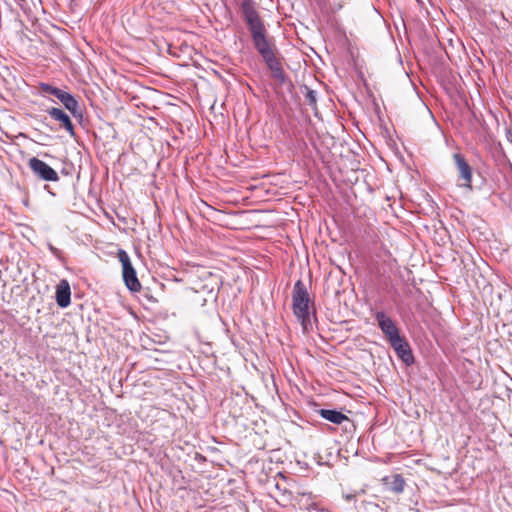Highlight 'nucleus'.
I'll return each mask as SVG.
<instances>
[{"label": "nucleus", "mask_w": 512, "mask_h": 512, "mask_svg": "<svg viewBox=\"0 0 512 512\" xmlns=\"http://www.w3.org/2000/svg\"><path fill=\"white\" fill-rule=\"evenodd\" d=\"M241 12L251 34L254 48L259 55L263 58L277 52L275 45L268 38L267 29L253 2L250 0L243 1L241 3Z\"/></svg>", "instance_id": "obj_1"}, {"label": "nucleus", "mask_w": 512, "mask_h": 512, "mask_svg": "<svg viewBox=\"0 0 512 512\" xmlns=\"http://www.w3.org/2000/svg\"><path fill=\"white\" fill-rule=\"evenodd\" d=\"M307 288L302 280L296 281L292 291V309L304 331L311 326V305Z\"/></svg>", "instance_id": "obj_2"}, {"label": "nucleus", "mask_w": 512, "mask_h": 512, "mask_svg": "<svg viewBox=\"0 0 512 512\" xmlns=\"http://www.w3.org/2000/svg\"><path fill=\"white\" fill-rule=\"evenodd\" d=\"M118 258L122 264V275L126 287L131 292H138L141 289V284L137 278L136 271L131 263L130 257L126 251L119 249Z\"/></svg>", "instance_id": "obj_3"}, {"label": "nucleus", "mask_w": 512, "mask_h": 512, "mask_svg": "<svg viewBox=\"0 0 512 512\" xmlns=\"http://www.w3.org/2000/svg\"><path fill=\"white\" fill-rule=\"evenodd\" d=\"M28 165L33 174L41 180L49 182H56L59 180L58 173L43 160L32 157L29 160Z\"/></svg>", "instance_id": "obj_4"}, {"label": "nucleus", "mask_w": 512, "mask_h": 512, "mask_svg": "<svg viewBox=\"0 0 512 512\" xmlns=\"http://www.w3.org/2000/svg\"><path fill=\"white\" fill-rule=\"evenodd\" d=\"M453 160L459 174L460 187L472 188V168L461 153H454Z\"/></svg>", "instance_id": "obj_5"}, {"label": "nucleus", "mask_w": 512, "mask_h": 512, "mask_svg": "<svg viewBox=\"0 0 512 512\" xmlns=\"http://www.w3.org/2000/svg\"><path fill=\"white\" fill-rule=\"evenodd\" d=\"M375 319L382 333L387 337L388 341L400 336L399 329L396 323L387 316L383 311L375 313Z\"/></svg>", "instance_id": "obj_6"}, {"label": "nucleus", "mask_w": 512, "mask_h": 512, "mask_svg": "<svg viewBox=\"0 0 512 512\" xmlns=\"http://www.w3.org/2000/svg\"><path fill=\"white\" fill-rule=\"evenodd\" d=\"M397 356L406 364L411 365L414 362V356L406 339L398 336L389 341Z\"/></svg>", "instance_id": "obj_7"}, {"label": "nucleus", "mask_w": 512, "mask_h": 512, "mask_svg": "<svg viewBox=\"0 0 512 512\" xmlns=\"http://www.w3.org/2000/svg\"><path fill=\"white\" fill-rule=\"evenodd\" d=\"M57 99L74 117H82V110L80 109L79 102L72 94L62 90L58 95Z\"/></svg>", "instance_id": "obj_8"}, {"label": "nucleus", "mask_w": 512, "mask_h": 512, "mask_svg": "<svg viewBox=\"0 0 512 512\" xmlns=\"http://www.w3.org/2000/svg\"><path fill=\"white\" fill-rule=\"evenodd\" d=\"M56 303L60 308H66L71 303V288L66 279H62L56 287Z\"/></svg>", "instance_id": "obj_9"}, {"label": "nucleus", "mask_w": 512, "mask_h": 512, "mask_svg": "<svg viewBox=\"0 0 512 512\" xmlns=\"http://www.w3.org/2000/svg\"><path fill=\"white\" fill-rule=\"evenodd\" d=\"M48 115L62 124L65 130L70 134V136H74V125L69 117L63 110L60 108L52 107L47 110Z\"/></svg>", "instance_id": "obj_10"}, {"label": "nucleus", "mask_w": 512, "mask_h": 512, "mask_svg": "<svg viewBox=\"0 0 512 512\" xmlns=\"http://www.w3.org/2000/svg\"><path fill=\"white\" fill-rule=\"evenodd\" d=\"M319 414L325 420L337 425H341L343 422L349 421V418L345 414L337 410L320 409Z\"/></svg>", "instance_id": "obj_11"}, {"label": "nucleus", "mask_w": 512, "mask_h": 512, "mask_svg": "<svg viewBox=\"0 0 512 512\" xmlns=\"http://www.w3.org/2000/svg\"><path fill=\"white\" fill-rule=\"evenodd\" d=\"M389 489L394 493H402L405 486L404 478L400 474H395L391 477V481L388 483Z\"/></svg>", "instance_id": "obj_12"}, {"label": "nucleus", "mask_w": 512, "mask_h": 512, "mask_svg": "<svg viewBox=\"0 0 512 512\" xmlns=\"http://www.w3.org/2000/svg\"><path fill=\"white\" fill-rule=\"evenodd\" d=\"M268 69L272 71L273 69H278L282 67L280 60L276 57V52L265 56L262 58Z\"/></svg>", "instance_id": "obj_13"}, {"label": "nucleus", "mask_w": 512, "mask_h": 512, "mask_svg": "<svg viewBox=\"0 0 512 512\" xmlns=\"http://www.w3.org/2000/svg\"><path fill=\"white\" fill-rule=\"evenodd\" d=\"M39 90L42 94H49V95H53L55 96L56 98L58 97V95L60 94V92L62 91V89L60 88H57V87H54L48 83H40L39 84Z\"/></svg>", "instance_id": "obj_14"}, {"label": "nucleus", "mask_w": 512, "mask_h": 512, "mask_svg": "<svg viewBox=\"0 0 512 512\" xmlns=\"http://www.w3.org/2000/svg\"><path fill=\"white\" fill-rule=\"evenodd\" d=\"M271 72V75L275 81L278 82V84L283 85L286 81V75L283 70V67L278 69H273Z\"/></svg>", "instance_id": "obj_15"}, {"label": "nucleus", "mask_w": 512, "mask_h": 512, "mask_svg": "<svg viewBox=\"0 0 512 512\" xmlns=\"http://www.w3.org/2000/svg\"><path fill=\"white\" fill-rule=\"evenodd\" d=\"M306 90H307L306 94H305L306 101L311 107L315 108L316 104H317L316 92L307 87H306Z\"/></svg>", "instance_id": "obj_16"}, {"label": "nucleus", "mask_w": 512, "mask_h": 512, "mask_svg": "<svg viewBox=\"0 0 512 512\" xmlns=\"http://www.w3.org/2000/svg\"><path fill=\"white\" fill-rule=\"evenodd\" d=\"M47 247L54 257H56L59 260H62V251L60 249L54 247L51 243H48Z\"/></svg>", "instance_id": "obj_17"}]
</instances>
